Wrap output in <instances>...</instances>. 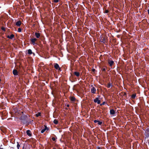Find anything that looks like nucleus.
Wrapping results in <instances>:
<instances>
[{
	"mask_svg": "<svg viewBox=\"0 0 149 149\" xmlns=\"http://www.w3.org/2000/svg\"><path fill=\"white\" fill-rule=\"evenodd\" d=\"M46 130H48V128H47V127L46 126H45V128H44V129H42L41 131V132L42 133H44L45 131Z\"/></svg>",
	"mask_w": 149,
	"mask_h": 149,
	"instance_id": "nucleus-14",
	"label": "nucleus"
},
{
	"mask_svg": "<svg viewBox=\"0 0 149 149\" xmlns=\"http://www.w3.org/2000/svg\"><path fill=\"white\" fill-rule=\"evenodd\" d=\"M69 104H68V105H67V107H69Z\"/></svg>",
	"mask_w": 149,
	"mask_h": 149,
	"instance_id": "nucleus-34",
	"label": "nucleus"
},
{
	"mask_svg": "<svg viewBox=\"0 0 149 149\" xmlns=\"http://www.w3.org/2000/svg\"><path fill=\"white\" fill-rule=\"evenodd\" d=\"M22 31V29L20 28H19L18 29V31L19 32H21Z\"/></svg>",
	"mask_w": 149,
	"mask_h": 149,
	"instance_id": "nucleus-23",
	"label": "nucleus"
},
{
	"mask_svg": "<svg viewBox=\"0 0 149 149\" xmlns=\"http://www.w3.org/2000/svg\"><path fill=\"white\" fill-rule=\"evenodd\" d=\"M53 149H56V148H53Z\"/></svg>",
	"mask_w": 149,
	"mask_h": 149,
	"instance_id": "nucleus-35",
	"label": "nucleus"
},
{
	"mask_svg": "<svg viewBox=\"0 0 149 149\" xmlns=\"http://www.w3.org/2000/svg\"><path fill=\"white\" fill-rule=\"evenodd\" d=\"M108 63L109 65L111 66L113 65L114 63V62L113 61H109Z\"/></svg>",
	"mask_w": 149,
	"mask_h": 149,
	"instance_id": "nucleus-15",
	"label": "nucleus"
},
{
	"mask_svg": "<svg viewBox=\"0 0 149 149\" xmlns=\"http://www.w3.org/2000/svg\"><path fill=\"white\" fill-rule=\"evenodd\" d=\"M98 120H95L94 121V123H96L97 122H98Z\"/></svg>",
	"mask_w": 149,
	"mask_h": 149,
	"instance_id": "nucleus-31",
	"label": "nucleus"
},
{
	"mask_svg": "<svg viewBox=\"0 0 149 149\" xmlns=\"http://www.w3.org/2000/svg\"><path fill=\"white\" fill-rule=\"evenodd\" d=\"M148 14H149V10H148Z\"/></svg>",
	"mask_w": 149,
	"mask_h": 149,
	"instance_id": "nucleus-33",
	"label": "nucleus"
},
{
	"mask_svg": "<svg viewBox=\"0 0 149 149\" xmlns=\"http://www.w3.org/2000/svg\"><path fill=\"white\" fill-rule=\"evenodd\" d=\"M109 12V11L108 10H106L105 11V13H108Z\"/></svg>",
	"mask_w": 149,
	"mask_h": 149,
	"instance_id": "nucleus-30",
	"label": "nucleus"
},
{
	"mask_svg": "<svg viewBox=\"0 0 149 149\" xmlns=\"http://www.w3.org/2000/svg\"><path fill=\"white\" fill-rule=\"evenodd\" d=\"M93 70V71H94V70H95V69H94Z\"/></svg>",
	"mask_w": 149,
	"mask_h": 149,
	"instance_id": "nucleus-37",
	"label": "nucleus"
},
{
	"mask_svg": "<svg viewBox=\"0 0 149 149\" xmlns=\"http://www.w3.org/2000/svg\"><path fill=\"white\" fill-rule=\"evenodd\" d=\"M16 25L18 26H19L21 24V22L20 21H19L16 23Z\"/></svg>",
	"mask_w": 149,
	"mask_h": 149,
	"instance_id": "nucleus-10",
	"label": "nucleus"
},
{
	"mask_svg": "<svg viewBox=\"0 0 149 149\" xmlns=\"http://www.w3.org/2000/svg\"><path fill=\"white\" fill-rule=\"evenodd\" d=\"M101 42L103 43H105L106 42V39L103 37H102L101 38Z\"/></svg>",
	"mask_w": 149,
	"mask_h": 149,
	"instance_id": "nucleus-13",
	"label": "nucleus"
},
{
	"mask_svg": "<svg viewBox=\"0 0 149 149\" xmlns=\"http://www.w3.org/2000/svg\"><path fill=\"white\" fill-rule=\"evenodd\" d=\"M136 96V94H133L131 96V98L133 99H134L135 98Z\"/></svg>",
	"mask_w": 149,
	"mask_h": 149,
	"instance_id": "nucleus-20",
	"label": "nucleus"
},
{
	"mask_svg": "<svg viewBox=\"0 0 149 149\" xmlns=\"http://www.w3.org/2000/svg\"><path fill=\"white\" fill-rule=\"evenodd\" d=\"M26 133H27V135H28V136H31L32 135V134H31V132L29 130H27Z\"/></svg>",
	"mask_w": 149,
	"mask_h": 149,
	"instance_id": "nucleus-9",
	"label": "nucleus"
},
{
	"mask_svg": "<svg viewBox=\"0 0 149 149\" xmlns=\"http://www.w3.org/2000/svg\"><path fill=\"white\" fill-rule=\"evenodd\" d=\"M74 75L77 77H79L80 75V72H74Z\"/></svg>",
	"mask_w": 149,
	"mask_h": 149,
	"instance_id": "nucleus-6",
	"label": "nucleus"
},
{
	"mask_svg": "<svg viewBox=\"0 0 149 149\" xmlns=\"http://www.w3.org/2000/svg\"><path fill=\"white\" fill-rule=\"evenodd\" d=\"M35 35L36 37L37 38H39L40 36V34L39 33H38L37 32L35 33Z\"/></svg>",
	"mask_w": 149,
	"mask_h": 149,
	"instance_id": "nucleus-7",
	"label": "nucleus"
},
{
	"mask_svg": "<svg viewBox=\"0 0 149 149\" xmlns=\"http://www.w3.org/2000/svg\"><path fill=\"white\" fill-rule=\"evenodd\" d=\"M37 39L36 38H32L31 39V43L33 45L35 44V42L37 40Z\"/></svg>",
	"mask_w": 149,
	"mask_h": 149,
	"instance_id": "nucleus-4",
	"label": "nucleus"
},
{
	"mask_svg": "<svg viewBox=\"0 0 149 149\" xmlns=\"http://www.w3.org/2000/svg\"><path fill=\"white\" fill-rule=\"evenodd\" d=\"M111 86H112V84L110 83H109L107 85V87L108 88H109Z\"/></svg>",
	"mask_w": 149,
	"mask_h": 149,
	"instance_id": "nucleus-19",
	"label": "nucleus"
},
{
	"mask_svg": "<svg viewBox=\"0 0 149 149\" xmlns=\"http://www.w3.org/2000/svg\"><path fill=\"white\" fill-rule=\"evenodd\" d=\"M97 149H102V148H101V147H100L99 146H97Z\"/></svg>",
	"mask_w": 149,
	"mask_h": 149,
	"instance_id": "nucleus-26",
	"label": "nucleus"
},
{
	"mask_svg": "<svg viewBox=\"0 0 149 149\" xmlns=\"http://www.w3.org/2000/svg\"><path fill=\"white\" fill-rule=\"evenodd\" d=\"M94 102L95 103H97L98 104H100L101 102L99 100L98 97H96L94 100Z\"/></svg>",
	"mask_w": 149,
	"mask_h": 149,
	"instance_id": "nucleus-2",
	"label": "nucleus"
},
{
	"mask_svg": "<svg viewBox=\"0 0 149 149\" xmlns=\"http://www.w3.org/2000/svg\"><path fill=\"white\" fill-rule=\"evenodd\" d=\"M13 74L14 75H18V72L16 70L14 69L13 70Z\"/></svg>",
	"mask_w": 149,
	"mask_h": 149,
	"instance_id": "nucleus-8",
	"label": "nucleus"
},
{
	"mask_svg": "<svg viewBox=\"0 0 149 149\" xmlns=\"http://www.w3.org/2000/svg\"><path fill=\"white\" fill-rule=\"evenodd\" d=\"M53 122L54 124H57L58 123V121L57 119H55L54 120Z\"/></svg>",
	"mask_w": 149,
	"mask_h": 149,
	"instance_id": "nucleus-17",
	"label": "nucleus"
},
{
	"mask_svg": "<svg viewBox=\"0 0 149 149\" xmlns=\"http://www.w3.org/2000/svg\"><path fill=\"white\" fill-rule=\"evenodd\" d=\"M52 139L53 141H56V139H55V138H54V137H52Z\"/></svg>",
	"mask_w": 149,
	"mask_h": 149,
	"instance_id": "nucleus-25",
	"label": "nucleus"
},
{
	"mask_svg": "<svg viewBox=\"0 0 149 149\" xmlns=\"http://www.w3.org/2000/svg\"><path fill=\"white\" fill-rule=\"evenodd\" d=\"M70 99L71 101H74L75 100V98L74 97H70Z\"/></svg>",
	"mask_w": 149,
	"mask_h": 149,
	"instance_id": "nucleus-18",
	"label": "nucleus"
},
{
	"mask_svg": "<svg viewBox=\"0 0 149 149\" xmlns=\"http://www.w3.org/2000/svg\"><path fill=\"white\" fill-rule=\"evenodd\" d=\"M54 68L56 70L61 71V68L59 67V65L56 63L54 64Z\"/></svg>",
	"mask_w": 149,
	"mask_h": 149,
	"instance_id": "nucleus-1",
	"label": "nucleus"
},
{
	"mask_svg": "<svg viewBox=\"0 0 149 149\" xmlns=\"http://www.w3.org/2000/svg\"><path fill=\"white\" fill-rule=\"evenodd\" d=\"M36 116L37 117H38L39 116H41V113L40 112H39L38 113H37L36 114Z\"/></svg>",
	"mask_w": 149,
	"mask_h": 149,
	"instance_id": "nucleus-21",
	"label": "nucleus"
},
{
	"mask_svg": "<svg viewBox=\"0 0 149 149\" xmlns=\"http://www.w3.org/2000/svg\"><path fill=\"white\" fill-rule=\"evenodd\" d=\"M91 86L92 87V88L91 89V92L92 93L95 94L96 93V89L94 87H93V85H92Z\"/></svg>",
	"mask_w": 149,
	"mask_h": 149,
	"instance_id": "nucleus-3",
	"label": "nucleus"
},
{
	"mask_svg": "<svg viewBox=\"0 0 149 149\" xmlns=\"http://www.w3.org/2000/svg\"><path fill=\"white\" fill-rule=\"evenodd\" d=\"M1 29L2 30L4 31H5V28L4 27H2Z\"/></svg>",
	"mask_w": 149,
	"mask_h": 149,
	"instance_id": "nucleus-29",
	"label": "nucleus"
},
{
	"mask_svg": "<svg viewBox=\"0 0 149 149\" xmlns=\"http://www.w3.org/2000/svg\"><path fill=\"white\" fill-rule=\"evenodd\" d=\"M32 53V51L31 49L28 50V54H31Z\"/></svg>",
	"mask_w": 149,
	"mask_h": 149,
	"instance_id": "nucleus-16",
	"label": "nucleus"
},
{
	"mask_svg": "<svg viewBox=\"0 0 149 149\" xmlns=\"http://www.w3.org/2000/svg\"><path fill=\"white\" fill-rule=\"evenodd\" d=\"M93 70V71H94V70H95V69H94Z\"/></svg>",
	"mask_w": 149,
	"mask_h": 149,
	"instance_id": "nucleus-36",
	"label": "nucleus"
},
{
	"mask_svg": "<svg viewBox=\"0 0 149 149\" xmlns=\"http://www.w3.org/2000/svg\"><path fill=\"white\" fill-rule=\"evenodd\" d=\"M106 69L105 68H103L102 70V71H104V72H105L106 71Z\"/></svg>",
	"mask_w": 149,
	"mask_h": 149,
	"instance_id": "nucleus-24",
	"label": "nucleus"
},
{
	"mask_svg": "<svg viewBox=\"0 0 149 149\" xmlns=\"http://www.w3.org/2000/svg\"><path fill=\"white\" fill-rule=\"evenodd\" d=\"M14 35L13 34H11L10 36H7V38H10V39H13L14 37Z\"/></svg>",
	"mask_w": 149,
	"mask_h": 149,
	"instance_id": "nucleus-12",
	"label": "nucleus"
},
{
	"mask_svg": "<svg viewBox=\"0 0 149 149\" xmlns=\"http://www.w3.org/2000/svg\"><path fill=\"white\" fill-rule=\"evenodd\" d=\"M145 135L146 137H149V129H147L146 131Z\"/></svg>",
	"mask_w": 149,
	"mask_h": 149,
	"instance_id": "nucleus-5",
	"label": "nucleus"
},
{
	"mask_svg": "<svg viewBox=\"0 0 149 149\" xmlns=\"http://www.w3.org/2000/svg\"><path fill=\"white\" fill-rule=\"evenodd\" d=\"M17 146L18 148L19 149V147H20V145L19 144H18L17 145Z\"/></svg>",
	"mask_w": 149,
	"mask_h": 149,
	"instance_id": "nucleus-32",
	"label": "nucleus"
},
{
	"mask_svg": "<svg viewBox=\"0 0 149 149\" xmlns=\"http://www.w3.org/2000/svg\"><path fill=\"white\" fill-rule=\"evenodd\" d=\"M97 123H98V124L99 125H101L102 123V122H100V121L98 120Z\"/></svg>",
	"mask_w": 149,
	"mask_h": 149,
	"instance_id": "nucleus-22",
	"label": "nucleus"
},
{
	"mask_svg": "<svg viewBox=\"0 0 149 149\" xmlns=\"http://www.w3.org/2000/svg\"><path fill=\"white\" fill-rule=\"evenodd\" d=\"M105 103V102H102V104H100V105L102 106V105H104Z\"/></svg>",
	"mask_w": 149,
	"mask_h": 149,
	"instance_id": "nucleus-27",
	"label": "nucleus"
},
{
	"mask_svg": "<svg viewBox=\"0 0 149 149\" xmlns=\"http://www.w3.org/2000/svg\"><path fill=\"white\" fill-rule=\"evenodd\" d=\"M54 2L55 3H57L58 2V0H54Z\"/></svg>",
	"mask_w": 149,
	"mask_h": 149,
	"instance_id": "nucleus-28",
	"label": "nucleus"
},
{
	"mask_svg": "<svg viewBox=\"0 0 149 149\" xmlns=\"http://www.w3.org/2000/svg\"><path fill=\"white\" fill-rule=\"evenodd\" d=\"M110 113L111 115H114L115 113V111L114 109H111L110 110Z\"/></svg>",
	"mask_w": 149,
	"mask_h": 149,
	"instance_id": "nucleus-11",
	"label": "nucleus"
}]
</instances>
